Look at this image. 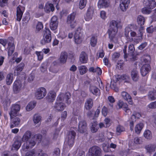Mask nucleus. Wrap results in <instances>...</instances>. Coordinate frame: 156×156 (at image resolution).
I'll use <instances>...</instances> for the list:
<instances>
[{
    "label": "nucleus",
    "instance_id": "nucleus-11",
    "mask_svg": "<svg viewBox=\"0 0 156 156\" xmlns=\"http://www.w3.org/2000/svg\"><path fill=\"white\" fill-rule=\"evenodd\" d=\"M46 93L45 89L41 87L37 90L35 93V96L37 99H41L45 96Z\"/></svg>",
    "mask_w": 156,
    "mask_h": 156
},
{
    "label": "nucleus",
    "instance_id": "nucleus-23",
    "mask_svg": "<svg viewBox=\"0 0 156 156\" xmlns=\"http://www.w3.org/2000/svg\"><path fill=\"white\" fill-rule=\"evenodd\" d=\"M87 129V124L85 121L83 120L80 122L78 126V131L80 133L85 132Z\"/></svg>",
    "mask_w": 156,
    "mask_h": 156
},
{
    "label": "nucleus",
    "instance_id": "nucleus-44",
    "mask_svg": "<svg viewBox=\"0 0 156 156\" xmlns=\"http://www.w3.org/2000/svg\"><path fill=\"white\" fill-rule=\"evenodd\" d=\"M137 21L138 24L140 26H142L144 24L145 19L144 17L141 16H139L137 18Z\"/></svg>",
    "mask_w": 156,
    "mask_h": 156
},
{
    "label": "nucleus",
    "instance_id": "nucleus-36",
    "mask_svg": "<svg viewBox=\"0 0 156 156\" xmlns=\"http://www.w3.org/2000/svg\"><path fill=\"white\" fill-rule=\"evenodd\" d=\"M90 126L91 130L93 133L96 132L98 129V125L95 121L91 122L90 123Z\"/></svg>",
    "mask_w": 156,
    "mask_h": 156
},
{
    "label": "nucleus",
    "instance_id": "nucleus-30",
    "mask_svg": "<svg viewBox=\"0 0 156 156\" xmlns=\"http://www.w3.org/2000/svg\"><path fill=\"white\" fill-rule=\"evenodd\" d=\"M148 96V99L151 101L156 99V90L154 89L149 92Z\"/></svg>",
    "mask_w": 156,
    "mask_h": 156
},
{
    "label": "nucleus",
    "instance_id": "nucleus-53",
    "mask_svg": "<svg viewBox=\"0 0 156 156\" xmlns=\"http://www.w3.org/2000/svg\"><path fill=\"white\" fill-rule=\"evenodd\" d=\"M36 54L37 55L38 59L39 60H41L43 58V52L42 51H36Z\"/></svg>",
    "mask_w": 156,
    "mask_h": 156
},
{
    "label": "nucleus",
    "instance_id": "nucleus-15",
    "mask_svg": "<svg viewBox=\"0 0 156 156\" xmlns=\"http://www.w3.org/2000/svg\"><path fill=\"white\" fill-rule=\"evenodd\" d=\"M143 3L144 6H146L150 9H153L156 5L154 0H144Z\"/></svg>",
    "mask_w": 156,
    "mask_h": 156
},
{
    "label": "nucleus",
    "instance_id": "nucleus-52",
    "mask_svg": "<svg viewBox=\"0 0 156 156\" xmlns=\"http://www.w3.org/2000/svg\"><path fill=\"white\" fill-rule=\"evenodd\" d=\"M43 28V23L41 22H38L36 25V30L39 31Z\"/></svg>",
    "mask_w": 156,
    "mask_h": 156
},
{
    "label": "nucleus",
    "instance_id": "nucleus-28",
    "mask_svg": "<svg viewBox=\"0 0 156 156\" xmlns=\"http://www.w3.org/2000/svg\"><path fill=\"white\" fill-rule=\"evenodd\" d=\"M56 94L55 92L50 91L48 94L47 99L49 102H52L55 100Z\"/></svg>",
    "mask_w": 156,
    "mask_h": 156
},
{
    "label": "nucleus",
    "instance_id": "nucleus-61",
    "mask_svg": "<svg viewBox=\"0 0 156 156\" xmlns=\"http://www.w3.org/2000/svg\"><path fill=\"white\" fill-rule=\"evenodd\" d=\"M100 15L101 17L103 19H105L106 18V13L104 11L102 10L101 11Z\"/></svg>",
    "mask_w": 156,
    "mask_h": 156
},
{
    "label": "nucleus",
    "instance_id": "nucleus-21",
    "mask_svg": "<svg viewBox=\"0 0 156 156\" xmlns=\"http://www.w3.org/2000/svg\"><path fill=\"white\" fill-rule=\"evenodd\" d=\"M94 13L93 9L92 8H89L87 10V13L84 16L86 21H89L92 18L93 15Z\"/></svg>",
    "mask_w": 156,
    "mask_h": 156
},
{
    "label": "nucleus",
    "instance_id": "nucleus-60",
    "mask_svg": "<svg viewBox=\"0 0 156 156\" xmlns=\"http://www.w3.org/2000/svg\"><path fill=\"white\" fill-rule=\"evenodd\" d=\"M8 2V0H0V6L2 7H3L5 6Z\"/></svg>",
    "mask_w": 156,
    "mask_h": 156
},
{
    "label": "nucleus",
    "instance_id": "nucleus-64",
    "mask_svg": "<svg viewBox=\"0 0 156 156\" xmlns=\"http://www.w3.org/2000/svg\"><path fill=\"white\" fill-rule=\"evenodd\" d=\"M147 45V43L144 42L142 43L138 47V48L140 50H142L144 49Z\"/></svg>",
    "mask_w": 156,
    "mask_h": 156
},
{
    "label": "nucleus",
    "instance_id": "nucleus-46",
    "mask_svg": "<svg viewBox=\"0 0 156 156\" xmlns=\"http://www.w3.org/2000/svg\"><path fill=\"white\" fill-rule=\"evenodd\" d=\"M87 3V0H80L79 4V8L82 9L86 6Z\"/></svg>",
    "mask_w": 156,
    "mask_h": 156
},
{
    "label": "nucleus",
    "instance_id": "nucleus-51",
    "mask_svg": "<svg viewBox=\"0 0 156 156\" xmlns=\"http://www.w3.org/2000/svg\"><path fill=\"white\" fill-rule=\"evenodd\" d=\"M125 130V129L123 126L121 125L118 126L116 128V131L117 133H120Z\"/></svg>",
    "mask_w": 156,
    "mask_h": 156
},
{
    "label": "nucleus",
    "instance_id": "nucleus-16",
    "mask_svg": "<svg viewBox=\"0 0 156 156\" xmlns=\"http://www.w3.org/2000/svg\"><path fill=\"white\" fill-rule=\"evenodd\" d=\"M22 85L20 81H15L13 85V90L15 93H18L22 89Z\"/></svg>",
    "mask_w": 156,
    "mask_h": 156
},
{
    "label": "nucleus",
    "instance_id": "nucleus-37",
    "mask_svg": "<svg viewBox=\"0 0 156 156\" xmlns=\"http://www.w3.org/2000/svg\"><path fill=\"white\" fill-rule=\"evenodd\" d=\"M144 137L147 140H151L152 138V134L151 132L149 130H145L144 133Z\"/></svg>",
    "mask_w": 156,
    "mask_h": 156
},
{
    "label": "nucleus",
    "instance_id": "nucleus-43",
    "mask_svg": "<svg viewBox=\"0 0 156 156\" xmlns=\"http://www.w3.org/2000/svg\"><path fill=\"white\" fill-rule=\"evenodd\" d=\"M41 120V118L40 116L36 114L34 115L33 118V121L35 125L36 124L39 125L40 124V122Z\"/></svg>",
    "mask_w": 156,
    "mask_h": 156
},
{
    "label": "nucleus",
    "instance_id": "nucleus-3",
    "mask_svg": "<svg viewBox=\"0 0 156 156\" xmlns=\"http://www.w3.org/2000/svg\"><path fill=\"white\" fill-rule=\"evenodd\" d=\"M110 26L108 31L109 38L111 41H113L118 32V29L121 28L122 25L120 21L112 20L110 22Z\"/></svg>",
    "mask_w": 156,
    "mask_h": 156
},
{
    "label": "nucleus",
    "instance_id": "nucleus-55",
    "mask_svg": "<svg viewBox=\"0 0 156 156\" xmlns=\"http://www.w3.org/2000/svg\"><path fill=\"white\" fill-rule=\"evenodd\" d=\"M33 138H34V140H35V139H36V141L38 143H39L41 141L42 137L41 135L40 134H37L35 135Z\"/></svg>",
    "mask_w": 156,
    "mask_h": 156
},
{
    "label": "nucleus",
    "instance_id": "nucleus-58",
    "mask_svg": "<svg viewBox=\"0 0 156 156\" xmlns=\"http://www.w3.org/2000/svg\"><path fill=\"white\" fill-rule=\"evenodd\" d=\"M101 112L104 116H106L108 113V108L105 106H104L102 109Z\"/></svg>",
    "mask_w": 156,
    "mask_h": 156
},
{
    "label": "nucleus",
    "instance_id": "nucleus-26",
    "mask_svg": "<svg viewBox=\"0 0 156 156\" xmlns=\"http://www.w3.org/2000/svg\"><path fill=\"white\" fill-rule=\"evenodd\" d=\"M88 59V56L87 54L84 51L81 52L80 57V61L83 64L87 63Z\"/></svg>",
    "mask_w": 156,
    "mask_h": 156
},
{
    "label": "nucleus",
    "instance_id": "nucleus-59",
    "mask_svg": "<svg viewBox=\"0 0 156 156\" xmlns=\"http://www.w3.org/2000/svg\"><path fill=\"white\" fill-rule=\"evenodd\" d=\"M140 138L138 137H135L134 139V144H140L142 142L141 140L140 139Z\"/></svg>",
    "mask_w": 156,
    "mask_h": 156
},
{
    "label": "nucleus",
    "instance_id": "nucleus-8",
    "mask_svg": "<svg viewBox=\"0 0 156 156\" xmlns=\"http://www.w3.org/2000/svg\"><path fill=\"white\" fill-rule=\"evenodd\" d=\"M51 31L48 28H45L44 34V39L41 41V43L42 44H45L46 43H48L51 41Z\"/></svg>",
    "mask_w": 156,
    "mask_h": 156
},
{
    "label": "nucleus",
    "instance_id": "nucleus-34",
    "mask_svg": "<svg viewBox=\"0 0 156 156\" xmlns=\"http://www.w3.org/2000/svg\"><path fill=\"white\" fill-rule=\"evenodd\" d=\"M21 145V141L19 140H16L15 141L12 145V150H18L20 147Z\"/></svg>",
    "mask_w": 156,
    "mask_h": 156
},
{
    "label": "nucleus",
    "instance_id": "nucleus-62",
    "mask_svg": "<svg viewBox=\"0 0 156 156\" xmlns=\"http://www.w3.org/2000/svg\"><path fill=\"white\" fill-rule=\"evenodd\" d=\"M60 154V150L58 148L55 149L53 152L54 156H58Z\"/></svg>",
    "mask_w": 156,
    "mask_h": 156
},
{
    "label": "nucleus",
    "instance_id": "nucleus-57",
    "mask_svg": "<svg viewBox=\"0 0 156 156\" xmlns=\"http://www.w3.org/2000/svg\"><path fill=\"white\" fill-rule=\"evenodd\" d=\"M120 55L119 53L117 52L114 53L112 55V59L116 61L120 56Z\"/></svg>",
    "mask_w": 156,
    "mask_h": 156
},
{
    "label": "nucleus",
    "instance_id": "nucleus-63",
    "mask_svg": "<svg viewBox=\"0 0 156 156\" xmlns=\"http://www.w3.org/2000/svg\"><path fill=\"white\" fill-rule=\"evenodd\" d=\"M104 121L106 125V127H108L110 125V121L109 119L106 118L104 120Z\"/></svg>",
    "mask_w": 156,
    "mask_h": 156
},
{
    "label": "nucleus",
    "instance_id": "nucleus-4",
    "mask_svg": "<svg viewBox=\"0 0 156 156\" xmlns=\"http://www.w3.org/2000/svg\"><path fill=\"white\" fill-rule=\"evenodd\" d=\"M150 60V57L149 55H146L142 57L140 62L143 66L141 68L140 71L141 75L145 76L149 73L151 69L150 66L148 63Z\"/></svg>",
    "mask_w": 156,
    "mask_h": 156
},
{
    "label": "nucleus",
    "instance_id": "nucleus-49",
    "mask_svg": "<svg viewBox=\"0 0 156 156\" xmlns=\"http://www.w3.org/2000/svg\"><path fill=\"white\" fill-rule=\"evenodd\" d=\"M128 48V52L131 55H133V53L135 51V48L133 45L132 44H130Z\"/></svg>",
    "mask_w": 156,
    "mask_h": 156
},
{
    "label": "nucleus",
    "instance_id": "nucleus-35",
    "mask_svg": "<svg viewBox=\"0 0 156 156\" xmlns=\"http://www.w3.org/2000/svg\"><path fill=\"white\" fill-rule=\"evenodd\" d=\"M8 55L10 56L14 51L15 46L13 43L9 42L8 44Z\"/></svg>",
    "mask_w": 156,
    "mask_h": 156
},
{
    "label": "nucleus",
    "instance_id": "nucleus-18",
    "mask_svg": "<svg viewBox=\"0 0 156 156\" xmlns=\"http://www.w3.org/2000/svg\"><path fill=\"white\" fill-rule=\"evenodd\" d=\"M90 91L94 95L99 96L100 94V90L94 85L91 84L89 88Z\"/></svg>",
    "mask_w": 156,
    "mask_h": 156
},
{
    "label": "nucleus",
    "instance_id": "nucleus-24",
    "mask_svg": "<svg viewBox=\"0 0 156 156\" xmlns=\"http://www.w3.org/2000/svg\"><path fill=\"white\" fill-rule=\"evenodd\" d=\"M109 5V0H99L98 7L99 9L108 7Z\"/></svg>",
    "mask_w": 156,
    "mask_h": 156
},
{
    "label": "nucleus",
    "instance_id": "nucleus-14",
    "mask_svg": "<svg viewBox=\"0 0 156 156\" xmlns=\"http://www.w3.org/2000/svg\"><path fill=\"white\" fill-rule=\"evenodd\" d=\"M25 7L20 5H19L16 9L17 20L19 21L21 20L23 14L25 10Z\"/></svg>",
    "mask_w": 156,
    "mask_h": 156
},
{
    "label": "nucleus",
    "instance_id": "nucleus-29",
    "mask_svg": "<svg viewBox=\"0 0 156 156\" xmlns=\"http://www.w3.org/2000/svg\"><path fill=\"white\" fill-rule=\"evenodd\" d=\"M31 133L30 131H26L24 134L22 140L23 141L26 142L29 140L31 136Z\"/></svg>",
    "mask_w": 156,
    "mask_h": 156
},
{
    "label": "nucleus",
    "instance_id": "nucleus-6",
    "mask_svg": "<svg viewBox=\"0 0 156 156\" xmlns=\"http://www.w3.org/2000/svg\"><path fill=\"white\" fill-rule=\"evenodd\" d=\"M20 108L21 106L19 104H12L10 107V111L9 112L10 118L17 115L19 114Z\"/></svg>",
    "mask_w": 156,
    "mask_h": 156
},
{
    "label": "nucleus",
    "instance_id": "nucleus-1",
    "mask_svg": "<svg viewBox=\"0 0 156 156\" xmlns=\"http://www.w3.org/2000/svg\"><path fill=\"white\" fill-rule=\"evenodd\" d=\"M136 28V27L134 25H129L125 29V35L127 39L129 38V33L130 31V35L132 38L129 39V41L131 42L133 41L136 43H138L142 39V31L144 28L143 27H141L139 29V31L140 34L138 36L136 32L134 31Z\"/></svg>",
    "mask_w": 156,
    "mask_h": 156
},
{
    "label": "nucleus",
    "instance_id": "nucleus-5",
    "mask_svg": "<svg viewBox=\"0 0 156 156\" xmlns=\"http://www.w3.org/2000/svg\"><path fill=\"white\" fill-rule=\"evenodd\" d=\"M76 135V133L74 131H71L69 133L66 139L67 143L64 145L63 149L64 152H68L73 147Z\"/></svg>",
    "mask_w": 156,
    "mask_h": 156
},
{
    "label": "nucleus",
    "instance_id": "nucleus-25",
    "mask_svg": "<svg viewBox=\"0 0 156 156\" xmlns=\"http://www.w3.org/2000/svg\"><path fill=\"white\" fill-rule=\"evenodd\" d=\"M131 77L133 80L134 81H138L139 76L138 71L136 69H133L131 72Z\"/></svg>",
    "mask_w": 156,
    "mask_h": 156
},
{
    "label": "nucleus",
    "instance_id": "nucleus-38",
    "mask_svg": "<svg viewBox=\"0 0 156 156\" xmlns=\"http://www.w3.org/2000/svg\"><path fill=\"white\" fill-rule=\"evenodd\" d=\"M13 80V74L12 73H9L7 75L6 78V82L7 84H11Z\"/></svg>",
    "mask_w": 156,
    "mask_h": 156
},
{
    "label": "nucleus",
    "instance_id": "nucleus-22",
    "mask_svg": "<svg viewBox=\"0 0 156 156\" xmlns=\"http://www.w3.org/2000/svg\"><path fill=\"white\" fill-rule=\"evenodd\" d=\"M145 149L147 153L151 154L156 149V145L154 144H149L145 146Z\"/></svg>",
    "mask_w": 156,
    "mask_h": 156
},
{
    "label": "nucleus",
    "instance_id": "nucleus-56",
    "mask_svg": "<svg viewBox=\"0 0 156 156\" xmlns=\"http://www.w3.org/2000/svg\"><path fill=\"white\" fill-rule=\"evenodd\" d=\"M35 152L34 150H32L31 151L27 152L25 156H35Z\"/></svg>",
    "mask_w": 156,
    "mask_h": 156
},
{
    "label": "nucleus",
    "instance_id": "nucleus-50",
    "mask_svg": "<svg viewBox=\"0 0 156 156\" xmlns=\"http://www.w3.org/2000/svg\"><path fill=\"white\" fill-rule=\"evenodd\" d=\"M108 100L109 103V105L112 107H113V103H114L115 101V100L114 97L112 96H109L108 97Z\"/></svg>",
    "mask_w": 156,
    "mask_h": 156
},
{
    "label": "nucleus",
    "instance_id": "nucleus-12",
    "mask_svg": "<svg viewBox=\"0 0 156 156\" xmlns=\"http://www.w3.org/2000/svg\"><path fill=\"white\" fill-rule=\"evenodd\" d=\"M36 144V142L34 140V139L32 137L31 139L26 141L24 143L23 148L24 150L25 149H28L32 148Z\"/></svg>",
    "mask_w": 156,
    "mask_h": 156
},
{
    "label": "nucleus",
    "instance_id": "nucleus-17",
    "mask_svg": "<svg viewBox=\"0 0 156 156\" xmlns=\"http://www.w3.org/2000/svg\"><path fill=\"white\" fill-rule=\"evenodd\" d=\"M120 8L122 11H126L128 8L130 0H120Z\"/></svg>",
    "mask_w": 156,
    "mask_h": 156
},
{
    "label": "nucleus",
    "instance_id": "nucleus-45",
    "mask_svg": "<svg viewBox=\"0 0 156 156\" xmlns=\"http://www.w3.org/2000/svg\"><path fill=\"white\" fill-rule=\"evenodd\" d=\"M156 108V101L150 103L146 107L147 110H149L151 109H155Z\"/></svg>",
    "mask_w": 156,
    "mask_h": 156
},
{
    "label": "nucleus",
    "instance_id": "nucleus-54",
    "mask_svg": "<svg viewBox=\"0 0 156 156\" xmlns=\"http://www.w3.org/2000/svg\"><path fill=\"white\" fill-rule=\"evenodd\" d=\"M126 113L130 112V110L128 107V105L126 103H124L122 107Z\"/></svg>",
    "mask_w": 156,
    "mask_h": 156
},
{
    "label": "nucleus",
    "instance_id": "nucleus-27",
    "mask_svg": "<svg viewBox=\"0 0 156 156\" xmlns=\"http://www.w3.org/2000/svg\"><path fill=\"white\" fill-rule=\"evenodd\" d=\"M44 9L46 12L48 13L51 11H53L54 10V7L53 4L48 2L45 4Z\"/></svg>",
    "mask_w": 156,
    "mask_h": 156
},
{
    "label": "nucleus",
    "instance_id": "nucleus-20",
    "mask_svg": "<svg viewBox=\"0 0 156 156\" xmlns=\"http://www.w3.org/2000/svg\"><path fill=\"white\" fill-rule=\"evenodd\" d=\"M121 95L122 98L127 101L129 104L131 105L133 104V102L132 98L127 92L125 91H122L121 93Z\"/></svg>",
    "mask_w": 156,
    "mask_h": 156
},
{
    "label": "nucleus",
    "instance_id": "nucleus-48",
    "mask_svg": "<svg viewBox=\"0 0 156 156\" xmlns=\"http://www.w3.org/2000/svg\"><path fill=\"white\" fill-rule=\"evenodd\" d=\"M145 7L143 8L142 9V12L145 14H150L151 12V9H152L148 8L146 6H144Z\"/></svg>",
    "mask_w": 156,
    "mask_h": 156
},
{
    "label": "nucleus",
    "instance_id": "nucleus-2",
    "mask_svg": "<svg viewBox=\"0 0 156 156\" xmlns=\"http://www.w3.org/2000/svg\"><path fill=\"white\" fill-rule=\"evenodd\" d=\"M71 97L69 92L60 93L57 97L56 101L54 106V108L58 111H63L66 107V105L63 102L65 101L67 105H69L71 102L70 100Z\"/></svg>",
    "mask_w": 156,
    "mask_h": 156
},
{
    "label": "nucleus",
    "instance_id": "nucleus-7",
    "mask_svg": "<svg viewBox=\"0 0 156 156\" xmlns=\"http://www.w3.org/2000/svg\"><path fill=\"white\" fill-rule=\"evenodd\" d=\"M74 37L75 43L79 44L81 43L83 40V32L80 27H78L76 30Z\"/></svg>",
    "mask_w": 156,
    "mask_h": 156
},
{
    "label": "nucleus",
    "instance_id": "nucleus-41",
    "mask_svg": "<svg viewBox=\"0 0 156 156\" xmlns=\"http://www.w3.org/2000/svg\"><path fill=\"white\" fill-rule=\"evenodd\" d=\"M97 42V37L94 35L92 36L90 40V44L91 46L93 47H94L96 45Z\"/></svg>",
    "mask_w": 156,
    "mask_h": 156
},
{
    "label": "nucleus",
    "instance_id": "nucleus-31",
    "mask_svg": "<svg viewBox=\"0 0 156 156\" xmlns=\"http://www.w3.org/2000/svg\"><path fill=\"white\" fill-rule=\"evenodd\" d=\"M93 102L91 98L87 99L85 104V108L87 110L90 109L92 107Z\"/></svg>",
    "mask_w": 156,
    "mask_h": 156
},
{
    "label": "nucleus",
    "instance_id": "nucleus-47",
    "mask_svg": "<svg viewBox=\"0 0 156 156\" xmlns=\"http://www.w3.org/2000/svg\"><path fill=\"white\" fill-rule=\"evenodd\" d=\"M59 132V130L57 129L51 133V135L53 139L55 140L58 137Z\"/></svg>",
    "mask_w": 156,
    "mask_h": 156
},
{
    "label": "nucleus",
    "instance_id": "nucleus-33",
    "mask_svg": "<svg viewBox=\"0 0 156 156\" xmlns=\"http://www.w3.org/2000/svg\"><path fill=\"white\" fill-rule=\"evenodd\" d=\"M144 126V124L142 123H140L137 124L134 129L135 133L137 134H140Z\"/></svg>",
    "mask_w": 156,
    "mask_h": 156
},
{
    "label": "nucleus",
    "instance_id": "nucleus-10",
    "mask_svg": "<svg viewBox=\"0 0 156 156\" xmlns=\"http://www.w3.org/2000/svg\"><path fill=\"white\" fill-rule=\"evenodd\" d=\"M76 14L73 13L69 15L67 17V23L70 25L71 28H74L77 25V23L75 20Z\"/></svg>",
    "mask_w": 156,
    "mask_h": 156
},
{
    "label": "nucleus",
    "instance_id": "nucleus-13",
    "mask_svg": "<svg viewBox=\"0 0 156 156\" xmlns=\"http://www.w3.org/2000/svg\"><path fill=\"white\" fill-rule=\"evenodd\" d=\"M89 152L92 156H100L101 155V149L96 146H93L90 148Z\"/></svg>",
    "mask_w": 156,
    "mask_h": 156
},
{
    "label": "nucleus",
    "instance_id": "nucleus-19",
    "mask_svg": "<svg viewBox=\"0 0 156 156\" xmlns=\"http://www.w3.org/2000/svg\"><path fill=\"white\" fill-rule=\"evenodd\" d=\"M11 122L10 123V127L11 128H13L16 127L18 126L20 123V119L18 117H12L10 118Z\"/></svg>",
    "mask_w": 156,
    "mask_h": 156
},
{
    "label": "nucleus",
    "instance_id": "nucleus-40",
    "mask_svg": "<svg viewBox=\"0 0 156 156\" xmlns=\"http://www.w3.org/2000/svg\"><path fill=\"white\" fill-rule=\"evenodd\" d=\"M136 118L135 114H133L131 117L130 121V129L132 131L133 129L134 122L136 121Z\"/></svg>",
    "mask_w": 156,
    "mask_h": 156
},
{
    "label": "nucleus",
    "instance_id": "nucleus-32",
    "mask_svg": "<svg viewBox=\"0 0 156 156\" xmlns=\"http://www.w3.org/2000/svg\"><path fill=\"white\" fill-rule=\"evenodd\" d=\"M68 56L66 52H62L61 53L59 58L60 63L64 64L66 61Z\"/></svg>",
    "mask_w": 156,
    "mask_h": 156
},
{
    "label": "nucleus",
    "instance_id": "nucleus-42",
    "mask_svg": "<svg viewBox=\"0 0 156 156\" xmlns=\"http://www.w3.org/2000/svg\"><path fill=\"white\" fill-rule=\"evenodd\" d=\"M36 103L34 102H30L26 107V109L27 111L31 110L35 106Z\"/></svg>",
    "mask_w": 156,
    "mask_h": 156
},
{
    "label": "nucleus",
    "instance_id": "nucleus-39",
    "mask_svg": "<svg viewBox=\"0 0 156 156\" xmlns=\"http://www.w3.org/2000/svg\"><path fill=\"white\" fill-rule=\"evenodd\" d=\"M78 68L80 73L81 75H83L87 72V68L85 66H80L78 67Z\"/></svg>",
    "mask_w": 156,
    "mask_h": 156
},
{
    "label": "nucleus",
    "instance_id": "nucleus-9",
    "mask_svg": "<svg viewBox=\"0 0 156 156\" xmlns=\"http://www.w3.org/2000/svg\"><path fill=\"white\" fill-rule=\"evenodd\" d=\"M58 17L55 16H53L51 19L50 23V27L51 29L54 31L55 33H57L56 29L58 27Z\"/></svg>",
    "mask_w": 156,
    "mask_h": 156
}]
</instances>
